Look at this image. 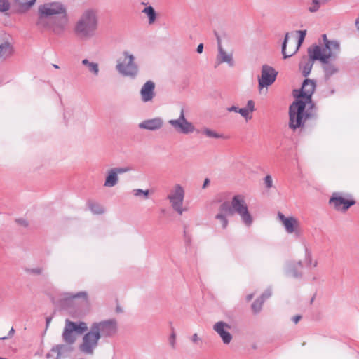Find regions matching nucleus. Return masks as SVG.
Masks as SVG:
<instances>
[{
  "label": "nucleus",
  "instance_id": "9",
  "mask_svg": "<svg viewBox=\"0 0 359 359\" xmlns=\"http://www.w3.org/2000/svg\"><path fill=\"white\" fill-rule=\"evenodd\" d=\"M168 123L179 133L187 135L194 133L195 130L193 123L185 118L183 108L180 110L178 118L170 119L168 121Z\"/></svg>",
  "mask_w": 359,
  "mask_h": 359
},
{
  "label": "nucleus",
  "instance_id": "17",
  "mask_svg": "<svg viewBox=\"0 0 359 359\" xmlns=\"http://www.w3.org/2000/svg\"><path fill=\"white\" fill-rule=\"evenodd\" d=\"M155 83L154 81L149 80L146 81L140 89L141 100L146 103L153 100L155 97Z\"/></svg>",
  "mask_w": 359,
  "mask_h": 359
},
{
  "label": "nucleus",
  "instance_id": "4",
  "mask_svg": "<svg viewBox=\"0 0 359 359\" xmlns=\"http://www.w3.org/2000/svg\"><path fill=\"white\" fill-rule=\"evenodd\" d=\"M99 27V11L93 7L85 8L74 26L75 36L81 41H89L97 36Z\"/></svg>",
  "mask_w": 359,
  "mask_h": 359
},
{
  "label": "nucleus",
  "instance_id": "49",
  "mask_svg": "<svg viewBox=\"0 0 359 359\" xmlns=\"http://www.w3.org/2000/svg\"><path fill=\"white\" fill-rule=\"evenodd\" d=\"M209 184H210V180L208 179H205L204 180V182L203 184V189H205Z\"/></svg>",
  "mask_w": 359,
  "mask_h": 359
},
{
  "label": "nucleus",
  "instance_id": "53",
  "mask_svg": "<svg viewBox=\"0 0 359 359\" xmlns=\"http://www.w3.org/2000/svg\"><path fill=\"white\" fill-rule=\"evenodd\" d=\"M296 43H297V42L295 41V42L294 43V46H293V47H290L288 51H287V50H286V53H287V54L289 53V52H290V51H291V50H292L295 47Z\"/></svg>",
  "mask_w": 359,
  "mask_h": 359
},
{
  "label": "nucleus",
  "instance_id": "47",
  "mask_svg": "<svg viewBox=\"0 0 359 359\" xmlns=\"http://www.w3.org/2000/svg\"><path fill=\"white\" fill-rule=\"evenodd\" d=\"M203 43H200L198 47H197V49H196V51L198 53H203Z\"/></svg>",
  "mask_w": 359,
  "mask_h": 359
},
{
  "label": "nucleus",
  "instance_id": "51",
  "mask_svg": "<svg viewBox=\"0 0 359 359\" xmlns=\"http://www.w3.org/2000/svg\"><path fill=\"white\" fill-rule=\"evenodd\" d=\"M51 319L52 318L50 317L46 318V328L48 327V325H49V324H50V323L51 321Z\"/></svg>",
  "mask_w": 359,
  "mask_h": 359
},
{
  "label": "nucleus",
  "instance_id": "40",
  "mask_svg": "<svg viewBox=\"0 0 359 359\" xmlns=\"http://www.w3.org/2000/svg\"><path fill=\"white\" fill-rule=\"evenodd\" d=\"M114 170L116 172V174L118 175L119 174H123L125 172H128L131 171L133 169L131 167L126 166L123 168H114Z\"/></svg>",
  "mask_w": 359,
  "mask_h": 359
},
{
  "label": "nucleus",
  "instance_id": "25",
  "mask_svg": "<svg viewBox=\"0 0 359 359\" xmlns=\"http://www.w3.org/2000/svg\"><path fill=\"white\" fill-rule=\"evenodd\" d=\"M13 53L12 45L8 41L0 38V57L6 58Z\"/></svg>",
  "mask_w": 359,
  "mask_h": 359
},
{
  "label": "nucleus",
  "instance_id": "20",
  "mask_svg": "<svg viewBox=\"0 0 359 359\" xmlns=\"http://www.w3.org/2000/svg\"><path fill=\"white\" fill-rule=\"evenodd\" d=\"M72 348L65 344H59L53 346L50 351L47 353V358H53V359H60L62 357H64L67 353H69L72 351Z\"/></svg>",
  "mask_w": 359,
  "mask_h": 359
},
{
  "label": "nucleus",
  "instance_id": "21",
  "mask_svg": "<svg viewBox=\"0 0 359 359\" xmlns=\"http://www.w3.org/2000/svg\"><path fill=\"white\" fill-rule=\"evenodd\" d=\"M302 268V264L301 261L289 262L286 265L285 273L287 276L298 278L301 276L299 269Z\"/></svg>",
  "mask_w": 359,
  "mask_h": 359
},
{
  "label": "nucleus",
  "instance_id": "3",
  "mask_svg": "<svg viewBox=\"0 0 359 359\" xmlns=\"http://www.w3.org/2000/svg\"><path fill=\"white\" fill-rule=\"evenodd\" d=\"M316 88L314 81L306 79L302 83L299 93L294 95L297 97L289 109L290 128L295 130L304 126L306 120L311 116L307 111H305L306 104L312 105L311 96Z\"/></svg>",
  "mask_w": 359,
  "mask_h": 359
},
{
  "label": "nucleus",
  "instance_id": "2",
  "mask_svg": "<svg viewBox=\"0 0 359 359\" xmlns=\"http://www.w3.org/2000/svg\"><path fill=\"white\" fill-rule=\"evenodd\" d=\"M117 332L118 322L115 318L93 322L83 335L79 350L85 354L93 355L101 339L112 338Z\"/></svg>",
  "mask_w": 359,
  "mask_h": 359
},
{
  "label": "nucleus",
  "instance_id": "54",
  "mask_svg": "<svg viewBox=\"0 0 359 359\" xmlns=\"http://www.w3.org/2000/svg\"><path fill=\"white\" fill-rule=\"evenodd\" d=\"M355 25L357 29L359 30V18H358L355 21Z\"/></svg>",
  "mask_w": 359,
  "mask_h": 359
},
{
  "label": "nucleus",
  "instance_id": "37",
  "mask_svg": "<svg viewBox=\"0 0 359 359\" xmlns=\"http://www.w3.org/2000/svg\"><path fill=\"white\" fill-rule=\"evenodd\" d=\"M321 4H323L319 0H312L311 5L309 8V11L311 13L316 12Z\"/></svg>",
  "mask_w": 359,
  "mask_h": 359
},
{
  "label": "nucleus",
  "instance_id": "50",
  "mask_svg": "<svg viewBox=\"0 0 359 359\" xmlns=\"http://www.w3.org/2000/svg\"><path fill=\"white\" fill-rule=\"evenodd\" d=\"M18 222L22 225H24L25 226H27V222L24 219H18Z\"/></svg>",
  "mask_w": 359,
  "mask_h": 359
},
{
  "label": "nucleus",
  "instance_id": "55",
  "mask_svg": "<svg viewBox=\"0 0 359 359\" xmlns=\"http://www.w3.org/2000/svg\"><path fill=\"white\" fill-rule=\"evenodd\" d=\"M323 4L328 1V0H319Z\"/></svg>",
  "mask_w": 359,
  "mask_h": 359
},
{
  "label": "nucleus",
  "instance_id": "33",
  "mask_svg": "<svg viewBox=\"0 0 359 359\" xmlns=\"http://www.w3.org/2000/svg\"><path fill=\"white\" fill-rule=\"evenodd\" d=\"M88 206L94 214L100 215L104 212V208L99 203L90 202L88 203Z\"/></svg>",
  "mask_w": 359,
  "mask_h": 359
},
{
  "label": "nucleus",
  "instance_id": "5",
  "mask_svg": "<svg viewBox=\"0 0 359 359\" xmlns=\"http://www.w3.org/2000/svg\"><path fill=\"white\" fill-rule=\"evenodd\" d=\"M325 47L315 45L311 46L313 58H318L320 62L326 60H335L340 52V44L337 41L328 40L325 34L323 35Z\"/></svg>",
  "mask_w": 359,
  "mask_h": 359
},
{
  "label": "nucleus",
  "instance_id": "31",
  "mask_svg": "<svg viewBox=\"0 0 359 359\" xmlns=\"http://www.w3.org/2000/svg\"><path fill=\"white\" fill-rule=\"evenodd\" d=\"M18 4L21 11H27L29 10L36 2V0H15Z\"/></svg>",
  "mask_w": 359,
  "mask_h": 359
},
{
  "label": "nucleus",
  "instance_id": "14",
  "mask_svg": "<svg viewBox=\"0 0 359 359\" xmlns=\"http://www.w3.org/2000/svg\"><path fill=\"white\" fill-rule=\"evenodd\" d=\"M329 203L330 205H333L337 210L346 211L351 205H354L355 202L353 200L346 199L339 193H334Z\"/></svg>",
  "mask_w": 359,
  "mask_h": 359
},
{
  "label": "nucleus",
  "instance_id": "56",
  "mask_svg": "<svg viewBox=\"0 0 359 359\" xmlns=\"http://www.w3.org/2000/svg\"><path fill=\"white\" fill-rule=\"evenodd\" d=\"M53 66H54V67H55V68H56V69H58V68H59V67H58L57 65H54Z\"/></svg>",
  "mask_w": 359,
  "mask_h": 359
},
{
  "label": "nucleus",
  "instance_id": "11",
  "mask_svg": "<svg viewBox=\"0 0 359 359\" xmlns=\"http://www.w3.org/2000/svg\"><path fill=\"white\" fill-rule=\"evenodd\" d=\"M278 217L287 233H299V222L295 217H287L280 212L278 213Z\"/></svg>",
  "mask_w": 359,
  "mask_h": 359
},
{
  "label": "nucleus",
  "instance_id": "46",
  "mask_svg": "<svg viewBox=\"0 0 359 359\" xmlns=\"http://www.w3.org/2000/svg\"><path fill=\"white\" fill-rule=\"evenodd\" d=\"M239 109H240V108H238L237 107H235V106H232L231 107L227 108V111H229V112L238 113V110Z\"/></svg>",
  "mask_w": 359,
  "mask_h": 359
},
{
  "label": "nucleus",
  "instance_id": "44",
  "mask_svg": "<svg viewBox=\"0 0 359 359\" xmlns=\"http://www.w3.org/2000/svg\"><path fill=\"white\" fill-rule=\"evenodd\" d=\"M191 340L195 344H198L200 341H201V339L198 337V335L196 333L194 334L191 336Z\"/></svg>",
  "mask_w": 359,
  "mask_h": 359
},
{
  "label": "nucleus",
  "instance_id": "10",
  "mask_svg": "<svg viewBox=\"0 0 359 359\" xmlns=\"http://www.w3.org/2000/svg\"><path fill=\"white\" fill-rule=\"evenodd\" d=\"M278 72L271 67L264 65L262 67L261 76L258 79L259 90L272 85L276 81Z\"/></svg>",
  "mask_w": 359,
  "mask_h": 359
},
{
  "label": "nucleus",
  "instance_id": "28",
  "mask_svg": "<svg viewBox=\"0 0 359 359\" xmlns=\"http://www.w3.org/2000/svg\"><path fill=\"white\" fill-rule=\"evenodd\" d=\"M255 111V102L253 100H248L247 105L244 108H240L238 113L245 118V120H250L252 118L250 114Z\"/></svg>",
  "mask_w": 359,
  "mask_h": 359
},
{
  "label": "nucleus",
  "instance_id": "26",
  "mask_svg": "<svg viewBox=\"0 0 359 359\" xmlns=\"http://www.w3.org/2000/svg\"><path fill=\"white\" fill-rule=\"evenodd\" d=\"M118 175L114 170V169L111 168L107 171V175L104 180V186L106 187H113L118 184Z\"/></svg>",
  "mask_w": 359,
  "mask_h": 359
},
{
  "label": "nucleus",
  "instance_id": "36",
  "mask_svg": "<svg viewBox=\"0 0 359 359\" xmlns=\"http://www.w3.org/2000/svg\"><path fill=\"white\" fill-rule=\"evenodd\" d=\"M133 194L135 196H142L144 198L147 199L149 198V191L148 189H135L133 190Z\"/></svg>",
  "mask_w": 359,
  "mask_h": 359
},
{
  "label": "nucleus",
  "instance_id": "23",
  "mask_svg": "<svg viewBox=\"0 0 359 359\" xmlns=\"http://www.w3.org/2000/svg\"><path fill=\"white\" fill-rule=\"evenodd\" d=\"M321 62L323 63V69L326 79H329L332 76L338 72L339 68L337 65L329 62V60H326L325 62Z\"/></svg>",
  "mask_w": 359,
  "mask_h": 359
},
{
  "label": "nucleus",
  "instance_id": "18",
  "mask_svg": "<svg viewBox=\"0 0 359 359\" xmlns=\"http://www.w3.org/2000/svg\"><path fill=\"white\" fill-rule=\"evenodd\" d=\"M163 124V119L161 117L158 116L142 121L138 124V127L142 130L156 131L161 129Z\"/></svg>",
  "mask_w": 359,
  "mask_h": 359
},
{
  "label": "nucleus",
  "instance_id": "8",
  "mask_svg": "<svg viewBox=\"0 0 359 359\" xmlns=\"http://www.w3.org/2000/svg\"><path fill=\"white\" fill-rule=\"evenodd\" d=\"M185 197L184 188L180 184H175L168 191L166 198L168 200L172 209L179 215L188 211L183 206Z\"/></svg>",
  "mask_w": 359,
  "mask_h": 359
},
{
  "label": "nucleus",
  "instance_id": "43",
  "mask_svg": "<svg viewBox=\"0 0 359 359\" xmlns=\"http://www.w3.org/2000/svg\"><path fill=\"white\" fill-rule=\"evenodd\" d=\"M271 295V292L270 290H266L261 296L260 299H262L264 302L270 297Z\"/></svg>",
  "mask_w": 359,
  "mask_h": 359
},
{
  "label": "nucleus",
  "instance_id": "27",
  "mask_svg": "<svg viewBox=\"0 0 359 359\" xmlns=\"http://www.w3.org/2000/svg\"><path fill=\"white\" fill-rule=\"evenodd\" d=\"M198 133H201L207 137L214 139H226V137L222 134L216 132L207 127H203L201 130H197Z\"/></svg>",
  "mask_w": 359,
  "mask_h": 359
},
{
  "label": "nucleus",
  "instance_id": "12",
  "mask_svg": "<svg viewBox=\"0 0 359 359\" xmlns=\"http://www.w3.org/2000/svg\"><path fill=\"white\" fill-rule=\"evenodd\" d=\"M231 326L224 321H219L214 324L213 330L220 337L224 344H229L233 339L229 332Z\"/></svg>",
  "mask_w": 359,
  "mask_h": 359
},
{
  "label": "nucleus",
  "instance_id": "38",
  "mask_svg": "<svg viewBox=\"0 0 359 359\" xmlns=\"http://www.w3.org/2000/svg\"><path fill=\"white\" fill-rule=\"evenodd\" d=\"M306 260L308 262V264L313 265V267L317 266V261L312 262L311 253L306 249V255H305Z\"/></svg>",
  "mask_w": 359,
  "mask_h": 359
},
{
  "label": "nucleus",
  "instance_id": "16",
  "mask_svg": "<svg viewBox=\"0 0 359 359\" xmlns=\"http://www.w3.org/2000/svg\"><path fill=\"white\" fill-rule=\"evenodd\" d=\"M222 63H226L229 67H233L235 63L233 57V53H227L222 46L221 43H218V53L216 57L215 67H217Z\"/></svg>",
  "mask_w": 359,
  "mask_h": 359
},
{
  "label": "nucleus",
  "instance_id": "45",
  "mask_svg": "<svg viewBox=\"0 0 359 359\" xmlns=\"http://www.w3.org/2000/svg\"><path fill=\"white\" fill-rule=\"evenodd\" d=\"M14 333H15V330L13 329V327H12L8 332V335L6 337H0V339L6 340V339L11 337L14 334Z\"/></svg>",
  "mask_w": 359,
  "mask_h": 359
},
{
  "label": "nucleus",
  "instance_id": "52",
  "mask_svg": "<svg viewBox=\"0 0 359 359\" xmlns=\"http://www.w3.org/2000/svg\"><path fill=\"white\" fill-rule=\"evenodd\" d=\"M253 296H254V294H248V295L246 297V299H247V301H248V302H249V301H250V300L252 299Z\"/></svg>",
  "mask_w": 359,
  "mask_h": 359
},
{
  "label": "nucleus",
  "instance_id": "24",
  "mask_svg": "<svg viewBox=\"0 0 359 359\" xmlns=\"http://www.w3.org/2000/svg\"><path fill=\"white\" fill-rule=\"evenodd\" d=\"M81 64L87 68L88 72L93 76L97 77L99 76L100 67L97 62L90 61L88 59L85 58L81 60Z\"/></svg>",
  "mask_w": 359,
  "mask_h": 359
},
{
  "label": "nucleus",
  "instance_id": "19",
  "mask_svg": "<svg viewBox=\"0 0 359 359\" xmlns=\"http://www.w3.org/2000/svg\"><path fill=\"white\" fill-rule=\"evenodd\" d=\"M312 50H313V48L311 47H309L308 48V55H309V57H303L302 60L300 62V64H299V68L300 69L302 70V74L304 76H307L311 69H312V67H313V62L315 60H319L318 58H313L312 57Z\"/></svg>",
  "mask_w": 359,
  "mask_h": 359
},
{
  "label": "nucleus",
  "instance_id": "6",
  "mask_svg": "<svg viewBox=\"0 0 359 359\" xmlns=\"http://www.w3.org/2000/svg\"><path fill=\"white\" fill-rule=\"evenodd\" d=\"M122 55L117 60L116 70L124 77L135 79L139 74V67L135 62V56L128 51L123 52Z\"/></svg>",
  "mask_w": 359,
  "mask_h": 359
},
{
  "label": "nucleus",
  "instance_id": "29",
  "mask_svg": "<svg viewBox=\"0 0 359 359\" xmlns=\"http://www.w3.org/2000/svg\"><path fill=\"white\" fill-rule=\"evenodd\" d=\"M76 334H81L88 330V325L83 321L72 322L66 320Z\"/></svg>",
  "mask_w": 359,
  "mask_h": 359
},
{
  "label": "nucleus",
  "instance_id": "13",
  "mask_svg": "<svg viewBox=\"0 0 359 359\" xmlns=\"http://www.w3.org/2000/svg\"><path fill=\"white\" fill-rule=\"evenodd\" d=\"M230 204L228 201L222 203L219 208L218 211L215 215V219L220 224L222 229H225L229 224L227 219L228 215H231Z\"/></svg>",
  "mask_w": 359,
  "mask_h": 359
},
{
  "label": "nucleus",
  "instance_id": "34",
  "mask_svg": "<svg viewBox=\"0 0 359 359\" xmlns=\"http://www.w3.org/2000/svg\"><path fill=\"white\" fill-rule=\"evenodd\" d=\"M25 272L30 275H42L44 272L43 266H36L34 268H27Z\"/></svg>",
  "mask_w": 359,
  "mask_h": 359
},
{
  "label": "nucleus",
  "instance_id": "30",
  "mask_svg": "<svg viewBox=\"0 0 359 359\" xmlns=\"http://www.w3.org/2000/svg\"><path fill=\"white\" fill-rule=\"evenodd\" d=\"M142 12L147 16L148 23L149 25H153L155 22L157 18V13L151 6L145 7Z\"/></svg>",
  "mask_w": 359,
  "mask_h": 359
},
{
  "label": "nucleus",
  "instance_id": "35",
  "mask_svg": "<svg viewBox=\"0 0 359 359\" xmlns=\"http://www.w3.org/2000/svg\"><path fill=\"white\" fill-rule=\"evenodd\" d=\"M264 301L261 299H256L252 304L251 308L254 313L260 312Z\"/></svg>",
  "mask_w": 359,
  "mask_h": 359
},
{
  "label": "nucleus",
  "instance_id": "48",
  "mask_svg": "<svg viewBox=\"0 0 359 359\" xmlns=\"http://www.w3.org/2000/svg\"><path fill=\"white\" fill-rule=\"evenodd\" d=\"M301 319V316H295L292 318V320L294 323H297Z\"/></svg>",
  "mask_w": 359,
  "mask_h": 359
},
{
  "label": "nucleus",
  "instance_id": "39",
  "mask_svg": "<svg viewBox=\"0 0 359 359\" xmlns=\"http://www.w3.org/2000/svg\"><path fill=\"white\" fill-rule=\"evenodd\" d=\"M10 8V4L8 0H0V11H7Z\"/></svg>",
  "mask_w": 359,
  "mask_h": 359
},
{
  "label": "nucleus",
  "instance_id": "42",
  "mask_svg": "<svg viewBox=\"0 0 359 359\" xmlns=\"http://www.w3.org/2000/svg\"><path fill=\"white\" fill-rule=\"evenodd\" d=\"M169 343L172 348H175L176 344V334L174 330H172L171 334L169 337Z\"/></svg>",
  "mask_w": 359,
  "mask_h": 359
},
{
  "label": "nucleus",
  "instance_id": "1",
  "mask_svg": "<svg viewBox=\"0 0 359 359\" xmlns=\"http://www.w3.org/2000/svg\"><path fill=\"white\" fill-rule=\"evenodd\" d=\"M68 24L67 8L62 3L49 2L39 6L36 25L39 29L61 35L67 29Z\"/></svg>",
  "mask_w": 359,
  "mask_h": 359
},
{
  "label": "nucleus",
  "instance_id": "22",
  "mask_svg": "<svg viewBox=\"0 0 359 359\" xmlns=\"http://www.w3.org/2000/svg\"><path fill=\"white\" fill-rule=\"evenodd\" d=\"M76 334L71 327L67 320L62 332V339L68 345L73 344L76 340Z\"/></svg>",
  "mask_w": 359,
  "mask_h": 359
},
{
  "label": "nucleus",
  "instance_id": "7",
  "mask_svg": "<svg viewBox=\"0 0 359 359\" xmlns=\"http://www.w3.org/2000/svg\"><path fill=\"white\" fill-rule=\"evenodd\" d=\"M229 204L231 214H237L239 215L241 222L245 226H251L254 219L248 210L245 196L242 194H236L233 196L231 199V202Z\"/></svg>",
  "mask_w": 359,
  "mask_h": 359
},
{
  "label": "nucleus",
  "instance_id": "41",
  "mask_svg": "<svg viewBox=\"0 0 359 359\" xmlns=\"http://www.w3.org/2000/svg\"><path fill=\"white\" fill-rule=\"evenodd\" d=\"M264 184H265V186L267 189H271L273 187V180H272V177L270 175H267L264 179Z\"/></svg>",
  "mask_w": 359,
  "mask_h": 359
},
{
  "label": "nucleus",
  "instance_id": "32",
  "mask_svg": "<svg viewBox=\"0 0 359 359\" xmlns=\"http://www.w3.org/2000/svg\"><path fill=\"white\" fill-rule=\"evenodd\" d=\"M65 298L66 299H74L77 298L81 299V303L86 304L87 303V293L85 292H80L76 294H65Z\"/></svg>",
  "mask_w": 359,
  "mask_h": 359
},
{
  "label": "nucleus",
  "instance_id": "15",
  "mask_svg": "<svg viewBox=\"0 0 359 359\" xmlns=\"http://www.w3.org/2000/svg\"><path fill=\"white\" fill-rule=\"evenodd\" d=\"M297 32L299 34V39L297 41L295 47L291 51H290L288 54L286 53V48H287V43L288 41L289 34L286 33V34L285 36V39H284V41H283V43L282 45V50H281V52H282L284 59H287L288 57H292L293 55H294L298 51L299 47L301 46L302 43H303V41L304 40V38L306 34V30H299V31H297Z\"/></svg>",
  "mask_w": 359,
  "mask_h": 359
}]
</instances>
